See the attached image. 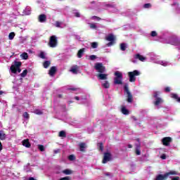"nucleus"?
Returning a JSON list of instances; mask_svg holds the SVG:
<instances>
[{"label":"nucleus","instance_id":"obj_1","mask_svg":"<svg viewBox=\"0 0 180 180\" xmlns=\"http://www.w3.org/2000/svg\"><path fill=\"white\" fill-rule=\"evenodd\" d=\"M22 65V63L15 61L12 63L10 70L11 71L12 74H19L22 71L20 67Z\"/></svg>","mask_w":180,"mask_h":180},{"label":"nucleus","instance_id":"obj_2","mask_svg":"<svg viewBox=\"0 0 180 180\" xmlns=\"http://www.w3.org/2000/svg\"><path fill=\"white\" fill-rule=\"evenodd\" d=\"M115 77L114 78V84L115 85H122L123 84V75L120 72H115Z\"/></svg>","mask_w":180,"mask_h":180},{"label":"nucleus","instance_id":"obj_3","mask_svg":"<svg viewBox=\"0 0 180 180\" xmlns=\"http://www.w3.org/2000/svg\"><path fill=\"white\" fill-rule=\"evenodd\" d=\"M139 75H140V72L139 70L129 72L128 77L129 78V82H136V77H139Z\"/></svg>","mask_w":180,"mask_h":180},{"label":"nucleus","instance_id":"obj_4","mask_svg":"<svg viewBox=\"0 0 180 180\" xmlns=\"http://www.w3.org/2000/svg\"><path fill=\"white\" fill-rule=\"evenodd\" d=\"M124 92L127 93V102H128V103H131L133 102V95L129 90V85L125 84L124 86Z\"/></svg>","mask_w":180,"mask_h":180},{"label":"nucleus","instance_id":"obj_5","mask_svg":"<svg viewBox=\"0 0 180 180\" xmlns=\"http://www.w3.org/2000/svg\"><path fill=\"white\" fill-rule=\"evenodd\" d=\"M94 68L99 74H103V72L106 71V68L103 66V63H96L94 65Z\"/></svg>","mask_w":180,"mask_h":180},{"label":"nucleus","instance_id":"obj_6","mask_svg":"<svg viewBox=\"0 0 180 180\" xmlns=\"http://www.w3.org/2000/svg\"><path fill=\"white\" fill-rule=\"evenodd\" d=\"M58 44V41L57 40V37L56 35H53L50 37L49 46H51L52 49L54 47H57V44Z\"/></svg>","mask_w":180,"mask_h":180},{"label":"nucleus","instance_id":"obj_7","mask_svg":"<svg viewBox=\"0 0 180 180\" xmlns=\"http://www.w3.org/2000/svg\"><path fill=\"white\" fill-rule=\"evenodd\" d=\"M105 40L108 41H110L107 44L108 47H110V46H113L115 44V40H116V38L115 37V35L113 34H110L106 38Z\"/></svg>","mask_w":180,"mask_h":180},{"label":"nucleus","instance_id":"obj_8","mask_svg":"<svg viewBox=\"0 0 180 180\" xmlns=\"http://www.w3.org/2000/svg\"><path fill=\"white\" fill-rule=\"evenodd\" d=\"M172 141V138H171L169 136L164 137L162 139V143L163 144V146H165L166 147L171 146Z\"/></svg>","mask_w":180,"mask_h":180},{"label":"nucleus","instance_id":"obj_9","mask_svg":"<svg viewBox=\"0 0 180 180\" xmlns=\"http://www.w3.org/2000/svg\"><path fill=\"white\" fill-rule=\"evenodd\" d=\"M112 160V154L110 153H104V156L102 160L103 164H106V162H109Z\"/></svg>","mask_w":180,"mask_h":180},{"label":"nucleus","instance_id":"obj_10","mask_svg":"<svg viewBox=\"0 0 180 180\" xmlns=\"http://www.w3.org/2000/svg\"><path fill=\"white\" fill-rule=\"evenodd\" d=\"M56 72H57V68L56 66H53L50 68L49 75L50 77H54V75H56Z\"/></svg>","mask_w":180,"mask_h":180},{"label":"nucleus","instance_id":"obj_11","mask_svg":"<svg viewBox=\"0 0 180 180\" xmlns=\"http://www.w3.org/2000/svg\"><path fill=\"white\" fill-rule=\"evenodd\" d=\"M38 20L40 23H44L47 20V15L46 14H41L39 15Z\"/></svg>","mask_w":180,"mask_h":180},{"label":"nucleus","instance_id":"obj_12","mask_svg":"<svg viewBox=\"0 0 180 180\" xmlns=\"http://www.w3.org/2000/svg\"><path fill=\"white\" fill-rule=\"evenodd\" d=\"M97 78H98L99 79H101V80L108 79V74L98 73L97 75Z\"/></svg>","mask_w":180,"mask_h":180},{"label":"nucleus","instance_id":"obj_13","mask_svg":"<svg viewBox=\"0 0 180 180\" xmlns=\"http://www.w3.org/2000/svg\"><path fill=\"white\" fill-rule=\"evenodd\" d=\"M79 67L77 65H73L70 69V72H72L73 74H78V69Z\"/></svg>","mask_w":180,"mask_h":180},{"label":"nucleus","instance_id":"obj_14","mask_svg":"<svg viewBox=\"0 0 180 180\" xmlns=\"http://www.w3.org/2000/svg\"><path fill=\"white\" fill-rule=\"evenodd\" d=\"M23 146L27 148H30V147H32V144L30 143V142H29L28 139L23 140Z\"/></svg>","mask_w":180,"mask_h":180},{"label":"nucleus","instance_id":"obj_15","mask_svg":"<svg viewBox=\"0 0 180 180\" xmlns=\"http://www.w3.org/2000/svg\"><path fill=\"white\" fill-rule=\"evenodd\" d=\"M164 101H162V98H155V101H154L155 106H158L159 105H161Z\"/></svg>","mask_w":180,"mask_h":180},{"label":"nucleus","instance_id":"obj_16","mask_svg":"<svg viewBox=\"0 0 180 180\" xmlns=\"http://www.w3.org/2000/svg\"><path fill=\"white\" fill-rule=\"evenodd\" d=\"M134 58H136V60H139L140 61H145L146 60V58L141 55H140L139 53H137L135 55Z\"/></svg>","mask_w":180,"mask_h":180},{"label":"nucleus","instance_id":"obj_17","mask_svg":"<svg viewBox=\"0 0 180 180\" xmlns=\"http://www.w3.org/2000/svg\"><path fill=\"white\" fill-rule=\"evenodd\" d=\"M79 147L80 151H82V153H84L85 151L84 148H86V144L85 143H80L79 144Z\"/></svg>","mask_w":180,"mask_h":180},{"label":"nucleus","instance_id":"obj_18","mask_svg":"<svg viewBox=\"0 0 180 180\" xmlns=\"http://www.w3.org/2000/svg\"><path fill=\"white\" fill-rule=\"evenodd\" d=\"M85 52V49H81L80 50L78 51L77 52V57L78 58H82V54Z\"/></svg>","mask_w":180,"mask_h":180},{"label":"nucleus","instance_id":"obj_19","mask_svg":"<svg viewBox=\"0 0 180 180\" xmlns=\"http://www.w3.org/2000/svg\"><path fill=\"white\" fill-rule=\"evenodd\" d=\"M121 112L123 115H129V110H127L124 106L122 107Z\"/></svg>","mask_w":180,"mask_h":180},{"label":"nucleus","instance_id":"obj_20","mask_svg":"<svg viewBox=\"0 0 180 180\" xmlns=\"http://www.w3.org/2000/svg\"><path fill=\"white\" fill-rule=\"evenodd\" d=\"M31 11H32V8L27 6V8H25L24 11V15H30Z\"/></svg>","mask_w":180,"mask_h":180},{"label":"nucleus","instance_id":"obj_21","mask_svg":"<svg viewBox=\"0 0 180 180\" xmlns=\"http://www.w3.org/2000/svg\"><path fill=\"white\" fill-rule=\"evenodd\" d=\"M97 148L99 151H103V143L100 142L97 143Z\"/></svg>","mask_w":180,"mask_h":180},{"label":"nucleus","instance_id":"obj_22","mask_svg":"<svg viewBox=\"0 0 180 180\" xmlns=\"http://www.w3.org/2000/svg\"><path fill=\"white\" fill-rule=\"evenodd\" d=\"M126 49H127L126 44L124 43L120 44V50L122 51H126Z\"/></svg>","mask_w":180,"mask_h":180},{"label":"nucleus","instance_id":"obj_23","mask_svg":"<svg viewBox=\"0 0 180 180\" xmlns=\"http://www.w3.org/2000/svg\"><path fill=\"white\" fill-rule=\"evenodd\" d=\"M172 98H173V99H176V101L177 102L180 103V97L178 96L176 94H172Z\"/></svg>","mask_w":180,"mask_h":180},{"label":"nucleus","instance_id":"obj_24","mask_svg":"<svg viewBox=\"0 0 180 180\" xmlns=\"http://www.w3.org/2000/svg\"><path fill=\"white\" fill-rule=\"evenodd\" d=\"M62 172L63 174H65V175H71V174H72V172L68 169L63 170Z\"/></svg>","mask_w":180,"mask_h":180},{"label":"nucleus","instance_id":"obj_25","mask_svg":"<svg viewBox=\"0 0 180 180\" xmlns=\"http://www.w3.org/2000/svg\"><path fill=\"white\" fill-rule=\"evenodd\" d=\"M103 88H105L106 89H108V88L110 87V84H109V82L105 81L103 84Z\"/></svg>","mask_w":180,"mask_h":180},{"label":"nucleus","instance_id":"obj_26","mask_svg":"<svg viewBox=\"0 0 180 180\" xmlns=\"http://www.w3.org/2000/svg\"><path fill=\"white\" fill-rule=\"evenodd\" d=\"M51 64V63L49 60H46L44 63V68H49V67H50V65Z\"/></svg>","mask_w":180,"mask_h":180},{"label":"nucleus","instance_id":"obj_27","mask_svg":"<svg viewBox=\"0 0 180 180\" xmlns=\"http://www.w3.org/2000/svg\"><path fill=\"white\" fill-rule=\"evenodd\" d=\"M6 135L4 133L3 131H0V140H5Z\"/></svg>","mask_w":180,"mask_h":180},{"label":"nucleus","instance_id":"obj_28","mask_svg":"<svg viewBox=\"0 0 180 180\" xmlns=\"http://www.w3.org/2000/svg\"><path fill=\"white\" fill-rule=\"evenodd\" d=\"M58 136L59 137H67V134H65V132L64 131H60L58 134Z\"/></svg>","mask_w":180,"mask_h":180},{"label":"nucleus","instance_id":"obj_29","mask_svg":"<svg viewBox=\"0 0 180 180\" xmlns=\"http://www.w3.org/2000/svg\"><path fill=\"white\" fill-rule=\"evenodd\" d=\"M15 37V32H11L9 34H8V39L9 40H13Z\"/></svg>","mask_w":180,"mask_h":180},{"label":"nucleus","instance_id":"obj_30","mask_svg":"<svg viewBox=\"0 0 180 180\" xmlns=\"http://www.w3.org/2000/svg\"><path fill=\"white\" fill-rule=\"evenodd\" d=\"M135 153L136 155H141V152L140 151V146H137V148H136Z\"/></svg>","mask_w":180,"mask_h":180},{"label":"nucleus","instance_id":"obj_31","mask_svg":"<svg viewBox=\"0 0 180 180\" xmlns=\"http://www.w3.org/2000/svg\"><path fill=\"white\" fill-rule=\"evenodd\" d=\"M160 91H155L153 94V98H155V99H157V98H160L158 96H160Z\"/></svg>","mask_w":180,"mask_h":180},{"label":"nucleus","instance_id":"obj_32","mask_svg":"<svg viewBox=\"0 0 180 180\" xmlns=\"http://www.w3.org/2000/svg\"><path fill=\"white\" fill-rule=\"evenodd\" d=\"M68 160H69L70 161H74V160H75V155H70L68 156Z\"/></svg>","mask_w":180,"mask_h":180},{"label":"nucleus","instance_id":"obj_33","mask_svg":"<svg viewBox=\"0 0 180 180\" xmlns=\"http://www.w3.org/2000/svg\"><path fill=\"white\" fill-rule=\"evenodd\" d=\"M96 58H98V57L95 55H91L89 56V60H91V61H94V60H96Z\"/></svg>","mask_w":180,"mask_h":180},{"label":"nucleus","instance_id":"obj_34","mask_svg":"<svg viewBox=\"0 0 180 180\" xmlns=\"http://www.w3.org/2000/svg\"><path fill=\"white\" fill-rule=\"evenodd\" d=\"M92 49H97L98 48V43L97 42H92L91 43Z\"/></svg>","mask_w":180,"mask_h":180},{"label":"nucleus","instance_id":"obj_35","mask_svg":"<svg viewBox=\"0 0 180 180\" xmlns=\"http://www.w3.org/2000/svg\"><path fill=\"white\" fill-rule=\"evenodd\" d=\"M39 57H40V58H43V59L46 58V56L44 55V52L41 51L40 53H39Z\"/></svg>","mask_w":180,"mask_h":180},{"label":"nucleus","instance_id":"obj_36","mask_svg":"<svg viewBox=\"0 0 180 180\" xmlns=\"http://www.w3.org/2000/svg\"><path fill=\"white\" fill-rule=\"evenodd\" d=\"M27 58H29V55L27 54V53L24 52L23 53V60H27Z\"/></svg>","mask_w":180,"mask_h":180},{"label":"nucleus","instance_id":"obj_37","mask_svg":"<svg viewBox=\"0 0 180 180\" xmlns=\"http://www.w3.org/2000/svg\"><path fill=\"white\" fill-rule=\"evenodd\" d=\"M38 148L39 151H44V146L43 145H38Z\"/></svg>","mask_w":180,"mask_h":180},{"label":"nucleus","instance_id":"obj_38","mask_svg":"<svg viewBox=\"0 0 180 180\" xmlns=\"http://www.w3.org/2000/svg\"><path fill=\"white\" fill-rule=\"evenodd\" d=\"M89 26L91 29H96V25L95 23H90Z\"/></svg>","mask_w":180,"mask_h":180},{"label":"nucleus","instance_id":"obj_39","mask_svg":"<svg viewBox=\"0 0 180 180\" xmlns=\"http://www.w3.org/2000/svg\"><path fill=\"white\" fill-rule=\"evenodd\" d=\"M157 32L155 31H152L151 32V34H150V36H152V37H155L157 36Z\"/></svg>","mask_w":180,"mask_h":180},{"label":"nucleus","instance_id":"obj_40","mask_svg":"<svg viewBox=\"0 0 180 180\" xmlns=\"http://www.w3.org/2000/svg\"><path fill=\"white\" fill-rule=\"evenodd\" d=\"M143 8H151V4H145L143 6Z\"/></svg>","mask_w":180,"mask_h":180},{"label":"nucleus","instance_id":"obj_41","mask_svg":"<svg viewBox=\"0 0 180 180\" xmlns=\"http://www.w3.org/2000/svg\"><path fill=\"white\" fill-rule=\"evenodd\" d=\"M55 25L56 27H61V22L56 21Z\"/></svg>","mask_w":180,"mask_h":180},{"label":"nucleus","instance_id":"obj_42","mask_svg":"<svg viewBox=\"0 0 180 180\" xmlns=\"http://www.w3.org/2000/svg\"><path fill=\"white\" fill-rule=\"evenodd\" d=\"M59 180H71V177L65 176V177L60 178Z\"/></svg>","mask_w":180,"mask_h":180},{"label":"nucleus","instance_id":"obj_43","mask_svg":"<svg viewBox=\"0 0 180 180\" xmlns=\"http://www.w3.org/2000/svg\"><path fill=\"white\" fill-rule=\"evenodd\" d=\"M75 18H81V14L78 12L75 13Z\"/></svg>","mask_w":180,"mask_h":180},{"label":"nucleus","instance_id":"obj_44","mask_svg":"<svg viewBox=\"0 0 180 180\" xmlns=\"http://www.w3.org/2000/svg\"><path fill=\"white\" fill-rule=\"evenodd\" d=\"M160 158H161L162 160H167V155L162 154V155L160 156Z\"/></svg>","mask_w":180,"mask_h":180},{"label":"nucleus","instance_id":"obj_45","mask_svg":"<svg viewBox=\"0 0 180 180\" xmlns=\"http://www.w3.org/2000/svg\"><path fill=\"white\" fill-rule=\"evenodd\" d=\"M27 75V70H23V77H26Z\"/></svg>","mask_w":180,"mask_h":180},{"label":"nucleus","instance_id":"obj_46","mask_svg":"<svg viewBox=\"0 0 180 180\" xmlns=\"http://www.w3.org/2000/svg\"><path fill=\"white\" fill-rule=\"evenodd\" d=\"M24 117H25V119H29V117H30L29 114L25 112L24 113Z\"/></svg>","mask_w":180,"mask_h":180},{"label":"nucleus","instance_id":"obj_47","mask_svg":"<svg viewBox=\"0 0 180 180\" xmlns=\"http://www.w3.org/2000/svg\"><path fill=\"white\" fill-rule=\"evenodd\" d=\"M92 19H97V20H101V18H99V17H98V16H96V15H94L93 17H92Z\"/></svg>","mask_w":180,"mask_h":180},{"label":"nucleus","instance_id":"obj_48","mask_svg":"<svg viewBox=\"0 0 180 180\" xmlns=\"http://www.w3.org/2000/svg\"><path fill=\"white\" fill-rule=\"evenodd\" d=\"M165 92H171V89L169 87H166L165 89Z\"/></svg>","mask_w":180,"mask_h":180},{"label":"nucleus","instance_id":"obj_49","mask_svg":"<svg viewBox=\"0 0 180 180\" xmlns=\"http://www.w3.org/2000/svg\"><path fill=\"white\" fill-rule=\"evenodd\" d=\"M171 180H180L179 176H174Z\"/></svg>","mask_w":180,"mask_h":180},{"label":"nucleus","instance_id":"obj_50","mask_svg":"<svg viewBox=\"0 0 180 180\" xmlns=\"http://www.w3.org/2000/svg\"><path fill=\"white\" fill-rule=\"evenodd\" d=\"M133 120H134V122L137 121V118L135 116L132 117Z\"/></svg>","mask_w":180,"mask_h":180},{"label":"nucleus","instance_id":"obj_51","mask_svg":"<svg viewBox=\"0 0 180 180\" xmlns=\"http://www.w3.org/2000/svg\"><path fill=\"white\" fill-rule=\"evenodd\" d=\"M128 148H133V146L131 144H128Z\"/></svg>","mask_w":180,"mask_h":180},{"label":"nucleus","instance_id":"obj_52","mask_svg":"<svg viewBox=\"0 0 180 180\" xmlns=\"http://www.w3.org/2000/svg\"><path fill=\"white\" fill-rule=\"evenodd\" d=\"M58 98H63V94H59V95H58Z\"/></svg>","mask_w":180,"mask_h":180},{"label":"nucleus","instance_id":"obj_53","mask_svg":"<svg viewBox=\"0 0 180 180\" xmlns=\"http://www.w3.org/2000/svg\"><path fill=\"white\" fill-rule=\"evenodd\" d=\"M75 99L76 101H79V97L75 96Z\"/></svg>","mask_w":180,"mask_h":180},{"label":"nucleus","instance_id":"obj_54","mask_svg":"<svg viewBox=\"0 0 180 180\" xmlns=\"http://www.w3.org/2000/svg\"><path fill=\"white\" fill-rule=\"evenodd\" d=\"M2 150V143L0 142V151Z\"/></svg>","mask_w":180,"mask_h":180},{"label":"nucleus","instance_id":"obj_55","mask_svg":"<svg viewBox=\"0 0 180 180\" xmlns=\"http://www.w3.org/2000/svg\"><path fill=\"white\" fill-rule=\"evenodd\" d=\"M37 115H43V112L41 111H39V112H37Z\"/></svg>","mask_w":180,"mask_h":180},{"label":"nucleus","instance_id":"obj_56","mask_svg":"<svg viewBox=\"0 0 180 180\" xmlns=\"http://www.w3.org/2000/svg\"><path fill=\"white\" fill-rule=\"evenodd\" d=\"M29 180H36V179H34L33 177H30V178L29 179Z\"/></svg>","mask_w":180,"mask_h":180},{"label":"nucleus","instance_id":"obj_57","mask_svg":"<svg viewBox=\"0 0 180 180\" xmlns=\"http://www.w3.org/2000/svg\"><path fill=\"white\" fill-rule=\"evenodd\" d=\"M107 6H108V8H110V7H112V5L108 4Z\"/></svg>","mask_w":180,"mask_h":180},{"label":"nucleus","instance_id":"obj_58","mask_svg":"<svg viewBox=\"0 0 180 180\" xmlns=\"http://www.w3.org/2000/svg\"><path fill=\"white\" fill-rule=\"evenodd\" d=\"M20 57H21L22 58H23V53H22V54L20 55Z\"/></svg>","mask_w":180,"mask_h":180},{"label":"nucleus","instance_id":"obj_59","mask_svg":"<svg viewBox=\"0 0 180 180\" xmlns=\"http://www.w3.org/2000/svg\"><path fill=\"white\" fill-rule=\"evenodd\" d=\"M71 91H76L75 89H70Z\"/></svg>","mask_w":180,"mask_h":180},{"label":"nucleus","instance_id":"obj_60","mask_svg":"<svg viewBox=\"0 0 180 180\" xmlns=\"http://www.w3.org/2000/svg\"><path fill=\"white\" fill-rule=\"evenodd\" d=\"M3 92L2 91H0V95H2Z\"/></svg>","mask_w":180,"mask_h":180},{"label":"nucleus","instance_id":"obj_61","mask_svg":"<svg viewBox=\"0 0 180 180\" xmlns=\"http://www.w3.org/2000/svg\"><path fill=\"white\" fill-rule=\"evenodd\" d=\"M20 75H21V77H23V73H21Z\"/></svg>","mask_w":180,"mask_h":180},{"label":"nucleus","instance_id":"obj_62","mask_svg":"<svg viewBox=\"0 0 180 180\" xmlns=\"http://www.w3.org/2000/svg\"><path fill=\"white\" fill-rule=\"evenodd\" d=\"M69 103H72V101H69Z\"/></svg>","mask_w":180,"mask_h":180},{"label":"nucleus","instance_id":"obj_63","mask_svg":"<svg viewBox=\"0 0 180 180\" xmlns=\"http://www.w3.org/2000/svg\"><path fill=\"white\" fill-rule=\"evenodd\" d=\"M132 62L136 63V61L133 60Z\"/></svg>","mask_w":180,"mask_h":180},{"label":"nucleus","instance_id":"obj_64","mask_svg":"<svg viewBox=\"0 0 180 180\" xmlns=\"http://www.w3.org/2000/svg\"><path fill=\"white\" fill-rule=\"evenodd\" d=\"M30 53H32V51H30Z\"/></svg>","mask_w":180,"mask_h":180}]
</instances>
